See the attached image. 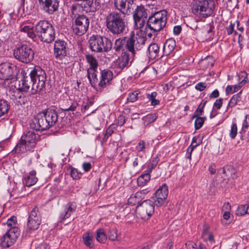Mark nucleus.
Wrapping results in <instances>:
<instances>
[{"instance_id": "obj_1", "label": "nucleus", "mask_w": 249, "mask_h": 249, "mask_svg": "<svg viewBox=\"0 0 249 249\" xmlns=\"http://www.w3.org/2000/svg\"><path fill=\"white\" fill-rule=\"evenodd\" d=\"M146 32L144 30L137 32L136 36L131 33L129 37H126L125 48L133 59L138 55L139 52L143 48L146 39Z\"/></svg>"}, {"instance_id": "obj_2", "label": "nucleus", "mask_w": 249, "mask_h": 249, "mask_svg": "<svg viewBox=\"0 0 249 249\" xmlns=\"http://www.w3.org/2000/svg\"><path fill=\"white\" fill-rule=\"evenodd\" d=\"M125 16L117 12L108 14L106 19L107 29L113 35H119L124 32L126 27Z\"/></svg>"}, {"instance_id": "obj_3", "label": "nucleus", "mask_w": 249, "mask_h": 249, "mask_svg": "<svg viewBox=\"0 0 249 249\" xmlns=\"http://www.w3.org/2000/svg\"><path fill=\"white\" fill-rule=\"evenodd\" d=\"M15 65L5 62L0 64V78L5 81L8 88V94L15 99L16 95V78L13 76Z\"/></svg>"}, {"instance_id": "obj_4", "label": "nucleus", "mask_w": 249, "mask_h": 249, "mask_svg": "<svg viewBox=\"0 0 249 249\" xmlns=\"http://www.w3.org/2000/svg\"><path fill=\"white\" fill-rule=\"evenodd\" d=\"M18 30L21 32L26 33L28 36L31 38H35L36 36H39L41 34L44 33L47 29L53 26V25L48 20H41L35 26V32L33 27L27 25V23H19Z\"/></svg>"}, {"instance_id": "obj_5", "label": "nucleus", "mask_w": 249, "mask_h": 249, "mask_svg": "<svg viewBox=\"0 0 249 249\" xmlns=\"http://www.w3.org/2000/svg\"><path fill=\"white\" fill-rule=\"evenodd\" d=\"M214 9L215 2L213 0H201L193 5L192 11L196 16L206 18L213 14Z\"/></svg>"}, {"instance_id": "obj_6", "label": "nucleus", "mask_w": 249, "mask_h": 249, "mask_svg": "<svg viewBox=\"0 0 249 249\" xmlns=\"http://www.w3.org/2000/svg\"><path fill=\"white\" fill-rule=\"evenodd\" d=\"M30 76L33 79L32 87V94H35L40 91L45 87L46 73L40 66H35L30 71Z\"/></svg>"}, {"instance_id": "obj_7", "label": "nucleus", "mask_w": 249, "mask_h": 249, "mask_svg": "<svg viewBox=\"0 0 249 249\" xmlns=\"http://www.w3.org/2000/svg\"><path fill=\"white\" fill-rule=\"evenodd\" d=\"M90 49L95 52H107L112 47V43L107 38L100 36H92L89 40Z\"/></svg>"}, {"instance_id": "obj_8", "label": "nucleus", "mask_w": 249, "mask_h": 249, "mask_svg": "<svg viewBox=\"0 0 249 249\" xmlns=\"http://www.w3.org/2000/svg\"><path fill=\"white\" fill-rule=\"evenodd\" d=\"M167 19L166 11H160L149 17L147 21V26L151 31L158 32L165 27Z\"/></svg>"}, {"instance_id": "obj_9", "label": "nucleus", "mask_w": 249, "mask_h": 249, "mask_svg": "<svg viewBox=\"0 0 249 249\" xmlns=\"http://www.w3.org/2000/svg\"><path fill=\"white\" fill-rule=\"evenodd\" d=\"M6 224L9 229L0 238V246L3 248L9 247L16 241V217L14 216L10 217Z\"/></svg>"}, {"instance_id": "obj_10", "label": "nucleus", "mask_w": 249, "mask_h": 249, "mask_svg": "<svg viewBox=\"0 0 249 249\" xmlns=\"http://www.w3.org/2000/svg\"><path fill=\"white\" fill-rule=\"evenodd\" d=\"M36 135L33 131H29L22 135L19 142L17 144V153H24L35 146Z\"/></svg>"}, {"instance_id": "obj_11", "label": "nucleus", "mask_w": 249, "mask_h": 249, "mask_svg": "<svg viewBox=\"0 0 249 249\" xmlns=\"http://www.w3.org/2000/svg\"><path fill=\"white\" fill-rule=\"evenodd\" d=\"M155 206L156 205L153 199L144 200L137 206L135 210L136 214L142 219H147L153 213Z\"/></svg>"}, {"instance_id": "obj_12", "label": "nucleus", "mask_w": 249, "mask_h": 249, "mask_svg": "<svg viewBox=\"0 0 249 249\" xmlns=\"http://www.w3.org/2000/svg\"><path fill=\"white\" fill-rule=\"evenodd\" d=\"M134 59L129 53L123 52L121 55L113 62L112 67L118 74L121 72L124 68L129 67Z\"/></svg>"}, {"instance_id": "obj_13", "label": "nucleus", "mask_w": 249, "mask_h": 249, "mask_svg": "<svg viewBox=\"0 0 249 249\" xmlns=\"http://www.w3.org/2000/svg\"><path fill=\"white\" fill-rule=\"evenodd\" d=\"M147 10L143 6H137L134 14L135 28L140 31L145 30L144 25L147 18Z\"/></svg>"}, {"instance_id": "obj_14", "label": "nucleus", "mask_w": 249, "mask_h": 249, "mask_svg": "<svg viewBox=\"0 0 249 249\" xmlns=\"http://www.w3.org/2000/svg\"><path fill=\"white\" fill-rule=\"evenodd\" d=\"M19 80L18 88L17 89L19 91L27 92L31 85L33 84V79L27 75L24 70H21L20 73L17 75V80Z\"/></svg>"}, {"instance_id": "obj_15", "label": "nucleus", "mask_w": 249, "mask_h": 249, "mask_svg": "<svg viewBox=\"0 0 249 249\" xmlns=\"http://www.w3.org/2000/svg\"><path fill=\"white\" fill-rule=\"evenodd\" d=\"M17 59L19 61L28 63L31 61L34 57V53L33 50L27 45H23L17 49Z\"/></svg>"}, {"instance_id": "obj_16", "label": "nucleus", "mask_w": 249, "mask_h": 249, "mask_svg": "<svg viewBox=\"0 0 249 249\" xmlns=\"http://www.w3.org/2000/svg\"><path fill=\"white\" fill-rule=\"evenodd\" d=\"M89 24V20L86 16H79L75 21V25L73 27L74 32L78 36L83 35L88 29Z\"/></svg>"}, {"instance_id": "obj_17", "label": "nucleus", "mask_w": 249, "mask_h": 249, "mask_svg": "<svg viewBox=\"0 0 249 249\" xmlns=\"http://www.w3.org/2000/svg\"><path fill=\"white\" fill-rule=\"evenodd\" d=\"M168 194V186L166 184H162L155 192V197L153 198L154 204L157 207L164 205L166 203Z\"/></svg>"}, {"instance_id": "obj_18", "label": "nucleus", "mask_w": 249, "mask_h": 249, "mask_svg": "<svg viewBox=\"0 0 249 249\" xmlns=\"http://www.w3.org/2000/svg\"><path fill=\"white\" fill-rule=\"evenodd\" d=\"M133 0H115V6L121 14L125 16L131 13L133 9Z\"/></svg>"}, {"instance_id": "obj_19", "label": "nucleus", "mask_w": 249, "mask_h": 249, "mask_svg": "<svg viewBox=\"0 0 249 249\" xmlns=\"http://www.w3.org/2000/svg\"><path fill=\"white\" fill-rule=\"evenodd\" d=\"M42 10L49 14H52L56 11L59 6L58 0H38Z\"/></svg>"}, {"instance_id": "obj_20", "label": "nucleus", "mask_w": 249, "mask_h": 249, "mask_svg": "<svg viewBox=\"0 0 249 249\" xmlns=\"http://www.w3.org/2000/svg\"><path fill=\"white\" fill-rule=\"evenodd\" d=\"M113 78V74L112 71L108 69H105L101 71L100 81L98 85L101 88H105L109 84L110 82Z\"/></svg>"}, {"instance_id": "obj_21", "label": "nucleus", "mask_w": 249, "mask_h": 249, "mask_svg": "<svg viewBox=\"0 0 249 249\" xmlns=\"http://www.w3.org/2000/svg\"><path fill=\"white\" fill-rule=\"evenodd\" d=\"M66 43L61 40H57L54 44V53L57 59H62L66 55Z\"/></svg>"}, {"instance_id": "obj_22", "label": "nucleus", "mask_w": 249, "mask_h": 249, "mask_svg": "<svg viewBox=\"0 0 249 249\" xmlns=\"http://www.w3.org/2000/svg\"><path fill=\"white\" fill-rule=\"evenodd\" d=\"M76 204L74 202H70L63 206L60 214V218L65 219L69 218L71 215L75 211Z\"/></svg>"}, {"instance_id": "obj_23", "label": "nucleus", "mask_w": 249, "mask_h": 249, "mask_svg": "<svg viewBox=\"0 0 249 249\" xmlns=\"http://www.w3.org/2000/svg\"><path fill=\"white\" fill-rule=\"evenodd\" d=\"M43 42L51 43L54 40L55 38V30L53 26L38 37Z\"/></svg>"}, {"instance_id": "obj_24", "label": "nucleus", "mask_w": 249, "mask_h": 249, "mask_svg": "<svg viewBox=\"0 0 249 249\" xmlns=\"http://www.w3.org/2000/svg\"><path fill=\"white\" fill-rule=\"evenodd\" d=\"M43 114L39 113L30 123V127L36 130L43 131L46 130L45 126L42 124L43 122Z\"/></svg>"}, {"instance_id": "obj_25", "label": "nucleus", "mask_w": 249, "mask_h": 249, "mask_svg": "<svg viewBox=\"0 0 249 249\" xmlns=\"http://www.w3.org/2000/svg\"><path fill=\"white\" fill-rule=\"evenodd\" d=\"M43 112L51 126L54 125L58 120V114L56 111L53 108H47Z\"/></svg>"}, {"instance_id": "obj_26", "label": "nucleus", "mask_w": 249, "mask_h": 249, "mask_svg": "<svg viewBox=\"0 0 249 249\" xmlns=\"http://www.w3.org/2000/svg\"><path fill=\"white\" fill-rule=\"evenodd\" d=\"M148 57L151 60L155 59L160 56V48L156 43L151 44L148 48Z\"/></svg>"}, {"instance_id": "obj_27", "label": "nucleus", "mask_w": 249, "mask_h": 249, "mask_svg": "<svg viewBox=\"0 0 249 249\" xmlns=\"http://www.w3.org/2000/svg\"><path fill=\"white\" fill-rule=\"evenodd\" d=\"M176 43L175 39L169 38L167 39L163 46V52L165 55H169L175 49Z\"/></svg>"}, {"instance_id": "obj_28", "label": "nucleus", "mask_w": 249, "mask_h": 249, "mask_svg": "<svg viewBox=\"0 0 249 249\" xmlns=\"http://www.w3.org/2000/svg\"><path fill=\"white\" fill-rule=\"evenodd\" d=\"M36 173L35 170L31 171L29 175L23 178V183L27 187H30L35 185L38 180L37 178L36 177Z\"/></svg>"}, {"instance_id": "obj_29", "label": "nucleus", "mask_w": 249, "mask_h": 249, "mask_svg": "<svg viewBox=\"0 0 249 249\" xmlns=\"http://www.w3.org/2000/svg\"><path fill=\"white\" fill-rule=\"evenodd\" d=\"M97 69H88L87 77L92 86L95 87L98 83Z\"/></svg>"}, {"instance_id": "obj_30", "label": "nucleus", "mask_w": 249, "mask_h": 249, "mask_svg": "<svg viewBox=\"0 0 249 249\" xmlns=\"http://www.w3.org/2000/svg\"><path fill=\"white\" fill-rule=\"evenodd\" d=\"M150 179V175L147 172H144L137 179V183L139 186L145 185Z\"/></svg>"}, {"instance_id": "obj_31", "label": "nucleus", "mask_w": 249, "mask_h": 249, "mask_svg": "<svg viewBox=\"0 0 249 249\" xmlns=\"http://www.w3.org/2000/svg\"><path fill=\"white\" fill-rule=\"evenodd\" d=\"M141 193L137 192L134 194H132L128 199V204L129 205H135L139 203L142 199L141 198Z\"/></svg>"}, {"instance_id": "obj_32", "label": "nucleus", "mask_w": 249, "mask_h": 249, "mask_svg": "<svg viewBox=\"0 0 249 249\" xmlns=\"http://www.w3.org/2000/svg\"><path fill=\"white\" fill-rule=\"evenodd\" d=\"M41 223L40 218H28V226L31 230H36L39 227Z\"/></svg>"}, {"instance_id": "obj_33", "label": "nucleus", "mask_w": 249, "mask_h": 249, "mask_svg": "<svg viewBox=\"0 0 249 249\" xmlns=\"http://www.w3.org/2000/svg\"><path fill=\"white\" fill-rule=\"evenodd\" d=\"M93 239V235L91 233L86 232L83 235V240L84 244L89 248L92 247Z\"/></svg>"}, {"instance_id": "obj_34", "label": "nucleus", "mask_w": 249, "mask_h": 249, "mask_svg": "<svg viewBox=\"0 0 249 249\" xmlns=\"http://www.w3.org/2000/svg\"><path fill=\"white\" fill-rule=\"evenodd\" d=\"M86 58L88 63L90 65L88 69H97L98 65L95 57L93 56L92 55L88 54L86 55Z\"/></svg>"}, {"instance_id": "obj_35", "label": "nucleus", "mask_w": 249, "mask_h": 249, "mask_svg": "<svg viewBox=\"0 0 249 249\" xmlns=\"http://www.w3.org/2000/svg\"><path fill=\"white\" fill-rule=\"evenodd\" d=\"M236 213L240 216L249 214V204L239 206L236 210Z\"/></svg>"}, {"instance_id": "obj_36", "label": "nucleus", "mask_w": 249, "mask_h": 249, "mask_svg": "<svg viewBox=\"0 0 249 249\" xmlns=\"http://www.w3.org/2000/svg\"><path fill=\"white\" fill-rule=\"evenodd\" d=\"M158 118L156 113L149 114L142 118V120L145 125H148L154 122Z\"/></svg>"}, {"instance_id": "obj_37", "label": "nucleus", "mask_w": 249, "mask_h": 249, "mask_svg": "<svg viewBox=\"0 0 249 249\" xmlns=\"http://www.w3.org/2000/svg\"><path fill=\"white\" fill-rule=\"evenodd\" d=\"M207 103V101L203 100L198 107H197L196 110L194 113V114L193 115V118H195V117L200 116L202 115V113L204 111V108L205 106V105Z\"/></svg>"}, {"instance_id": "obj_38", "label": "nucleus", "mask_w": 249, "mask_h": 249, "mask_svg": "<svg viewBox=\"0 0 249 249\" xmlns=\"http://www.w3.org/2000/svg\"><path fill=\"white\" fill-rule=\"evenodd\" d=\"M96 239L100 243H105L106 242L107 239V236L103 229H100L96 231Z\"/></svg>"}, {"instance_id": "obj_39", "label": "nucleus", "mask_w": 249, "mask_h": 249, "mask_svg": "<svg viewBox=\"0 0 249 249\" xmlns=\"http://www.w3.org/2000/svg\"><path fill=\"white\" fill-rule=\"evenodd\" d=\"M157 96V93L155 91L152 92L151 93H146L147 98L150 101L151 105L152 106H155L160 104V101L156 99Z\"/></svg>"}, {"instance_id": "obj_40", "label": "nucleus", "mask_w": 249, "mask_h": 249, "mask_svg": "<svg viewBox=\"0 0 249 249\" xmlns=\"http://www.w3.org/2000/svg\"><path fill=\"white\" fill-rule=\"evenodd\" d=\"M202 237L205 241H209L211 243L214 242V236L212 233L209 232L207 228L203 229L202 233Z\"/></svg>"}, {"instance_id": "obj_41", "label": "nucleus", "mask_w": 249, "mask_h": 249, "mask_svg": "<svg viewBox=\"0 0 249 249\" xmlns=\"http://www.w3.org/2000/svg\"><path fill=\"white\" fill-rule=\"evenodd\" d=\"M126 43V38H119L115 40L113 49L115 51H120L123 48V46Z\"/></svg>"}, {"instance_id": "obj_42", "label": "nucleus", "mask_w": 249, "mask_h": 249, "mask_svg": "<svg viewBox=\"0 0 249 249\" xmlns=\"http://www.w3.org/2000/svg\"><path fill=\"white\" fill-rule=\"evenodd\" d=\"M222 172L223 174H226L227 176H230L233 178H235V169L232 166H227L222 168Z\"/></svg>"}, {"instance_id": "obj_43", "label": "nucleus", "mask_w": 249, "mask_h": 249, "mask_svg": "<svg viewBox=\"0 0 249 249\" xmlns=\"http://www.w3.org/2000/svg\"><path fill=\"white\" fill-rule=\"evenodd\" d=\"M241 91L239 92L236 94L234 95L232 97V98L230 99V100L229 102L228 106L227 107L228 108L229 107H233L237 105L238 102L241 99Z\"/></svg>"}, {"instance_id": "obj_44", "label": "nucleus", "mask_w": 249, "mask_h": 249, "mask_svg": "<svg viewBox=\"0 0 249 249\" xmlns=\"http://www.w3.org/2000/svg\"><path fill=\"white\" fill-rule=\"evenodd\" d=\"M9 108V107L7 101L0 100V117L7 113Z\"/></svg>"}, {"instance_id": "obj_45", "label": "nucleus", "mask_w": 249, "mask_h": 249, "mask_svg": "<svg viewBox=\"0 0 249 249\" xmlns=\"http://www.w3.org/2000/svg\"><path fill=\"white\" fill-rule=\"evenodd\" d=\"M242 86H240V83L233 86H228L226 89L227 94L233 93L237 91Z\"/></svg>"}, {"instance_id": "obj_46", "label": "nucleus", "mask_w": 249, "mask_h": 249, "mask_svg": "<svg viewBox=\"0 0 249 249\" xmlns=\"http://www.w3.org/2000/svg\"><path fill=\"white\" fill-rule=\"evenodd\" d=\"M196 119L195 122V126L196 129L197 130L200 129L204 124L205 117H201L200 116L196 117Z\"/></svg>"}, {"instance_id": "obj_47", "label": "nucleus", "mask_w": 249, "mask_h": 249, "mask_svg": "<svg viewBox=\"0 0 249 249\" xmlns=\"http://www.w3.org/2000/svg\"><path fill=\"white\" fill-rule=\"evenodd\" d=\"M140 92L138 91H134L128 94L127 100L128 102L134 103L136 102L138 99V95Z\"/></svg>"}, {"instance_id": "obj_48", "label": "nucleus", "mask_w": 249, "mask_h": 249, "mask_svg": "<svg viewBox=\"0 0 249 249\" xmlns=\"http://www.w3.org/2000/svg\"><path fill=\"white\" fill-rule=\"evenodd\" d=\"M85 7L89 12H95L94 6V0H85Z\"/></svg>"}, {"instance_id": "obj_49", "label": "nucleus", "mask_w": 249, "mask_h": 249, "mask_svg": "<svg viewBox=\"0 0 249 249\" xmlns=\"http://www.w3.org/2000/svg\"><path fill=\"white\" fill-rule=\"evenodd\" d=\"M237 133V126L235 123H232L230 132V136L231 139H234L236 136Z\"/></svg>"}, {"instance_id": "obj_50", "label": "nucleus", "mask_w": 249, "mask_h": 249, "mask_svg": "<svg viewBox=\"0 0 249 249\" xmlns=\"http://www.w3.org/2000/svg\"><path fill=\"white\" fill-rule=\"evenodd\" d=\"M70 104H71L70 106L69 107H66L63 109L65 111H74L76 109L77 107L78 104L76 102L72 101L71 100H70Z\"/></svg>"}, {"instance_id": "obj_51", "label": "nucleus", "mask_w": 249, "mask_h": 249, "mask_svg": "<svg viewBox=\"0 0 249 249\" xmlns=\"http://www.w3.org/2000/svg\"><path fill=\"white\" fill-rule=\"evenodd\" d=\"M71 177L75 179L79 178L82 174L80 172H79L77 169L75 168H72L71 170Z\"/></svg>"}, {"instance_id": "obj_52", "label": "nucleus", "mask_w": 249, "mask_h": 249, "mask_svg": "<svg viewBox=\"0 0 249 249\" xmlns=\"http://www.w3.org/2000/svg\"><path fill=\"white\" fill-rule=\"evenodd\" d=\"M118 237L116 229H112L109 231L108 234L109 239L112 241H115Z\"/></svg>"}, {"instance_id": "obj_53", "label": "nucleus", "mask_w": 249, "mask_h": 249, "mask_svg": "<svg viewBox=\"0 0 249 249\" xmlns=\"http://www.w3.org/2000/svg\"><path fill=\"white\" fill-rule=\"evenodd\" d=\"M157 160H153L152 162L149 164L147 167V169L144 172H147L149 174L152 172L153 169L155 168L157 164Z\"/></svg>"}, {"instance_id": "obj_54", "label": "nucleus", "mask_w": 249, "mask_h": 249, "mask_svg": "<svg viewBox=\"0 0 249 249\" xmlns=\"http://www.w3.org/2000/svg\"><path fill=\"white\" fill-rule=\"evenodd\" d=\"M206 87V83L203 82H199L197 83L195 86L196 89L200 91L204 90Z\"/></svg>"}, {"instance_id": "obj_55", "label": "nucleus", "mask_w": 249, "mask_h": 249, "mask_svg": "<svg viewBox=\"0 0 249 249\" xmlns=\"http://www.w3.org/2000/svg\"><path fill=\"white\" fill-rule=\"evenodd\" d=\"M93 104V101L88 100L86 103H84L82 106L81 111L85 112L86 110L88 109L90 107H91Z\"/></svg>"}, {"instance_id": "obj_56", "label": "nucleus", "mask_w": 249, "mask_h": 249, "mask_svg": "<svg viewBox=\"0 0 249 249\" xmlns=\"http://www.w3.org/2000/svg\"><path fill=\"white\" fill-rule=\"evenodd\" d=\"M136 149L138 152L143 151L145 149V142L143 141H140L136 146Z\"/></svg>"}, {"instance_id": "obj_57", "label": "nucleus", "mask_w": 249, "mask_h": 249, "mask_svg": "<svg viewBox=\"0 0 249 249\" xmlns=\"http://www.w3.org/2000/svg\"><path fill=\"white\" fill-rule=\"evenodd\" d=\"M30 218H40L39 216L37 215V210L36 207L33 208L31 212V213L29 216Z\"/></svg>"}, {"instance_id": "obj_58", "label": "nucleus", "mask_w": 249, "mask_h": 249, "mask_svg": "<svg viewBox=\"0 0 249 249\" xmlns=\"http://www.w3.org/2000/svg\"><path fill=\"white\" fill-rule=\"evenodd\" d=\"M234 26L235 24L231 22L230 25L226 28V30L228 35H231L233 33L234 31Z\"/></svg>"}, {"instance_id": "obj_59", "label": "nucleus", "mask_w": 249, "mask_h": 249, "mask_svg": "<svg viewBox=\"0 0 249 249\" xmlns=\"http://www.w3.org/2000/svg\"><path fill=\"white\" fill-rule=\"evenodd\" d=\"M249 127V115H247L245 116V118L242 124V129H247Z\"/></svg>"}, {"instance_id": "obj_60", "label": "nucleus", "mask_w": 249, "mask_h": 249, "mask_svg": "<svg viewBox=\"0 0 249 249\" xmlns=\"http://www.w3.org/2000/svg\"><path fill=\"white\" fill-rule=\"evenodd\" d=\"M40 113L43 114V122L42 123V124H43L45 126V128L46 129L49 128L50 127H51V124L48 122V120L45 117V115L44 114V112L42 111L40 112Z\"/></svg>"}, {"instance_id": "obj_61", "label": "nucleus", "mask_w": 249, "mask_h": 249, "mask_svg": "<svg viewBox=\"0 0 249 249\" xmlns=\"http://www.w3.org/2000/svg\"><path fill=\"white\" fill-rule=\"evenodd\" d=\"M222 99L219 98L217 99L214 103L213 106L217 109H220L222 106Z\"/></svg>"}, {"instance_id": "obj_62", "label": "nucleus", "mask_w": 249, "mask_h": 249, "mask_svg": "<svg viewBox=\"0 0 249 249\" xmlns=\"http://www.w3.org/2000/svg\"><path fill=\"white\" fill-rule=\"evenodd\" d=\"M142 156L137 155V157L135 158L133 162V167H136L138 165L139 162H140L142 160Z\"/></svg>"}, {"instance_id": "obj_63", "label": "nucleus", "mask_w": 249, "mask_h": 249, "mask_svg": "<svg viewBox=\"0 0 249 249\" xmlns=\"http://www.w3.org/2000/svg\"><path fill=\"white\" fill-rule=\"evenodd\" d=\"M83 168L85 172L89 171L91 167L90 162H84L82 165Z\"/></svg>"}, {"instance_id": "obj_64", "label": "nucleus", "mask_w": 249, "mask_h": 249, "mask_svg": "<svg viewBox=\"0 0 249 249\" xmlns=\"http://www.w3.org/2000/svg\"><path fill=\"white\" fill-rule=\"evenodd\" d=\"M35 249H50V247L46 243H42L36 247Z\"/></svg>"}]
</instances>
